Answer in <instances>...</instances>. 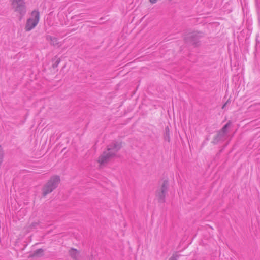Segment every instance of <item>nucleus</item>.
<instances>
[{
    "mask_svg": "<svg viewBox=\"0 0 260 260\" xmlns=\"http://www.w3.org/2000/svg\"><path fill=\"white\" fill-rule=\"evenodd\" d=\"M122 147L121 143L113 141L109 144L107 149L98 158V161L101 165H105L111 159L117 156V152Z\"/></svg>",
    "mask_w": 260,
    "mask_h": 260,
    "instance_id": "f257e3e1",
    "label": "nucleus"
},
{
    "mask_svg": "<svg viewBox=\"0 0 260 260\" xmlns=\"http://www.w3.org/2000/svg\"><path fill=\"white\" fill-rule=\"evenodd\" d=\"M60 182V179L58 176L54 175L52 176L42 188L43 196L45 197L51 193L58 187Z\"/></svg>",
    "mask_w": 260,
    "mask_h": 260,
    "instance_id": "f03ea898",
    "label": "nucleus"
},
{
    "mask_svg": "<svg viewBox=\"0 0 260 260\" xmlns=\"http://www.w3.org/2000/svg\"><path fill=\"white\" fill-rule=\"evenodd\" d=\"M11 8L21 19L26 13V6L24 0H10Z\"/></svg>",
    "mask_w": 260,
    "mask_h": 260,
    "instance_id": "7ed1b4c3",
    "label": "nucleus"
},
{
    "mask_svg": "<svg viewBox=\"0 0 260 260\" xmlns=\"http://www.w3.org/2000/svg\"><path fill=\"white\" fill-rule=\"evenodd\" d=\"M40 20V13L38 11L34 10L31 13L30 18L26 21L25 29L27 31L34 29L39 23Z\"/></svg>",
    "mask_w": 260,
    "mask_h": 260,
    "instance_id": "20e7f679",
    "label": "nucleus"
},
{
    "mask_svg": "<svg viewBox=\"0 0 260 260\" xmlns=\"http://www.w3.org/2000/svg\"><path fill=\"white\" fill-rule=\"evenodd\" d=\"M169 187V182L167 180H164L160 187L156 190V196L159 202L163 203L165 202Z\"/></svg>",
    "mask_w": 260,
    "mask_h": 260,
    "instance_id": "39448f33",
    "label": "nucleus"
},
{
    "mask_svg": "<svg viewBox=\"0 0 260 260\" xmlns=\"http://www.w3.org/2000/svg\"><path fill=\"white\" fill-rule=\"evenodd\" d=\"M203 36L201 32H193L188 35L186 37V41L195 46L199 45L200 39Z\"/></svg>",
    "mask_w": 260,
    "mask_h": 260,
    "instance_id": "423d86ee",
    "label": "nucleus"
},
{
    "mask_svg": "<svg viewBox=\"0 0 260 260\" xmlns=\"http://www.w3.org/2000/svg\"><path fill=\"white\" fill-rule=\"evenodd\" d=\"M226 135L227 134L220 130L218 132L216 136L214 137L213 142L216 144L220 141H224Z\"/></svg>",
    "mask_w": 260,
    "mask_h": 260,
    "instance_id": "0eeeda50",
    "label": "nucleus"
},
{
    "mask_svg": "<svg viewBox=\"0 0 260 260\" xmlns=\"http://www.w3.org/2000/svg\"><path fill=\"white\" fill-rule=\"evenodd\" d=\"M46 40L50 42L51 45L56 46H60L59 43L58 42V39L55 37H53L51 36H47L46 37Z\"/></svg>",
    "mask_w": 260,
    "mask_h": 260,
    "instance_id": "6e6552de",
    "label": "nucleus"
},
{
    "mask_svg": "<svg viewBox=\"0 0 260 260\" xmlns=\"http://www.w3.org/2000/svg\"><path fill=\"white\" fill-rule=\"evenodd\" d=\"M70 255L74 260H78L79 252L75 249H71L70 251Z\"/></svg>",
    "mask_w": 260,
    "mask_h": 260,
    "instance_id": "1a4fd4ad",
    "label": "nucleus"
},
{
    "mask_svg": "<svg viewBox=\"0 0 260 260\" xmlns=\"http://www.w3.org/2000/svg\"><path fill=\"white\" fill-rule=\"evenodd\" d=\"M165 134L164 136L165 139L168 142L170 141V134H169V127L167 126L165 128Z\"/></svg>",
    "mask_w": 260,
    "mask_h": 260,
    "instance_id": "9d476101",
    "label": "nucleus"
},
{
    "mask_svg": "<svg viewBox=\"0 0 260 260\" xmlns=\"http://www.w3.org/2000/svg\"><path fill=\"white\" fill-rule=\"evenodd\" d=\"M43 249H39L34 252L33 255L34 256H39V255H41L43 253Z\"/></svg>",
    "mask_w": 260,
    "mask_h": 260,
    "instance_id": "9b49d317",
    "label": "nucleus"
},
{
    "mask_svg": "<svg viewBox=\"0 0 260 260\" xmlns=\"http://www.w3.org/2000/svg\"><path fill=\"white\" fill-rule=\"evenodd\" d=\"M230 122H229L222 127V128L221 130L224 132L225 134H228L227 129L228 127L230 126Z\"/></svg>",
    "mask_w": 260,
    "mask_h": 260,
    "instance_id": "f8f14e48",
    "label": "nucleus"
},
{
    "mask_svg": "<svg viewBox=\"0 0 260 260\" xmlns=\"http://www.w3.org/2000/svg\"><path fill=\"white\" fill-rule=\"evenodd\" d=\"M179 257V255L177 254L176 253L174 254L170 258L169 260H178V258Z\"/></svg>",
    "mask_w": 260,
    "mask_h": 260,
    "instance_id": "ddd939ff",
    "label": "nucleus"
},
{
    "mask_svg": "<svg viewBox=\"0 0 260 260\" xmlns=\"http://www.w3.org/2000/svg\"><path fill=\"white\" fill-rule=\"evenodd\" d=\"M150 3L152 4H155L156 3L157 0H149Z\"/></svg>",
    "mask_w": 260,
    "mask_h": 260,
    "instance_id": "4468645a",
    "label": "nucleus"
},
{
    "mask_svg": "<svg viewBox=\"0 0 260 260\" xmlns=\"http://www.w3.org/2000/svg\"><path fill=\"white\" fill-rule=\"evenodd\" d=\"M37 224H38L37 223H32L31 226L35 228Z\"/></svg>",
    "mask_w": 260,
    "mask_h": 260,
    "instance_id": "2eb2a0df",
    "label": "nucleus"
},
{
    "mask_svg": "<svg viewBox=\"0 0 260 260\" xmlns=\"http://www.w3.org/2000/svg\"><path fill=\"white\" fill-rule=\"evenodd\" d=\"M228 101H227V102H226V103H225L223 105V106H222V108L223 109H224V108L225 107V106H226V104H228Z\"/></svg>",
    "mask_w": 260,
    "mask_h": 260,
    "instance_id": "dca6fc26",
    "label": "nucleus"
}]
</instances>
